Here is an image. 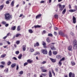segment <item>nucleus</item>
<instances>
[{"label":"nucleus","instance_id":"obj_1","mask_svg":"<svg viewBox=\"0 0 77 77\" xmlns=\"http://www.w3.org/2000/svg\"><path fill=\"white\" fill-rule=\"evenodd\" d=\"M6 20H9L10 18H12V16L10 15L9 14H6L5 15Z\"/></svg>","mask_w":77,"mask_h":77},{"label":"nucleus","instance_id":"obj_2","mask_svg":"<svg viewBox=\"0 0 77 77\" xmlns=\"http://www.w3.org/2000/svg\"><path fill=\"white\" fill-rule=\"evenodd\" d=\"M59 34L61 36H63V37H66V38H68V35L66 34H65L64 33L62 32L61 31L59 32Z\"/></svg>","mask_w":77,"mask_h":77},{"label":"nucleus","instance_id":"obj_3","mask_svg":"<svg viewBox=\"0 0 77 77\" xmlns=\"http://www.w3.org/2000/svg\"><path fill=\"white\" fill-rule=\"evenodd\" d=\"M60 11H63V9H64V8L65 7V5H61L60 4L59 5Z\"/></svg>","mask_w":77,"mask_h":77},{"label":"nucleus","instance_id":"obj_4","mask_svg":"<svg viewBox=\"0 0 77 77\" xmlns=\"http://www.w3.org/2000/svg\"><path fill=\"white\" fill-rule=\"evenodd\" d=\"M42 52L43 54H47L48 53L47 51L44 49H42Z\"/></svg>","mask_w":77,"mask_h":77},{"label":"nucleus","instance_id":"obj_5","mask_svg":"<svg viewBox=\"0 0 77 77\" xmlns=\"http://www.w3.org/2000/svg\"><path fill=\"white\" fill-rule=\"evenodd\" d=\"M73 22L74 24L76 23V18L74 16H73L72 17Z\"/></svg>","mask_w":77,"mask_h":77},{"label":"nucleus","instance_id":"obj_6","mask_svg":"<svg viewBox=\"0 0 77 77\" xmlns=\"http://www.w3.org/2000/svg\"><path fill=\"white\" fill-rule=\"evenodd\" d=\"M50 48L52 50H56V48L54 47V46L51 45Z\"/></svg>","mask_w":77,"mask_h":77},{"label":"nucleus","instance_id":"obj_7","mask_svg":"<svg viewBox=\"0 0 77 77\" xmlns=\"http://www.w3.org/2000/svg\"><path fill=\"white\" fill-rule=\"evenodd\" d=\"M42 16V15L41 14H39L37 15L36 17V19H38V18H41V17Z\"/></svg>","mask_w":77,"mask_h":77},{"label":"nucleus","instance_id":"obj_8","mask_svg":"<svg viewBox=\"0 0 77 77\" xmlns=\"http://www.w3.org/2000/svg\"><path fill=\"white\" fill-rule=\"evenodd\" d=\"M27 62L29 63H33V60L30 59H29L27 60Z\"/></svg>","mask_w":77,"mask_h":77},{"label":"nucleus","instance_id":"obj_9","mask_svg":"<svg viewBox=\"0 0 77 77\" xmlns=\"http://www.w3.org/2000/svg\"><path fill=\"white\" fill-rule=\"evenodd\" d=\"M48 75L49 77H52V74H51V72L50 70L49 72Z\"/></svg>","mask_w":77,"mask_h":77},{"label":"nucleus","instance_id":"obj_10","mask_svg":"<svg viewBox=\"0 0 77 77\" xmlns=\"http://www.w3.org/2000/svg\"><path fill=\"white\" fill-rule=\"evenodd\" d=\"M15 29H16V26H14L12 27L11 28V30H15Z\"/></svg>","mask_w":77,"mask_h":77},{"label":"nucleus","instance_id":"obj_11","mask_svg":"<svg viewBox=\"0 0 77 77\" xmlns=\"http://www.w3.org/2000/svg\"><path fill=\"white\" fill-rule=\"evenodd\" d=\"M16 66V63H13L12 65H11V68H14V67H15Z\"/></svg>","mask_w":77,"mask_h":77},{"label":"nucleus","instance_id":"obj_12","mask_svg":"<svg viewBox=\"0 0 77 77\" xmlns=\"http://www.w3.org/2000/svg\"><path fill=\"white\" fill-rule=\"evenodd\" d=\"M14 1H12L11 4V5L12 7H13V6H14Z\"/></svg>","mask_w":77,"mask_h":77},{"label":"nucleus","instance_id":"obj_13","mask_svg":"<svg viewBox=\"0 0 77 77\" xmlns=\"http://www.w3.org/2000/svg\"><path fill=\"white\" fill-rule=\"evenodd\" d=\"M68 50H69V51H71L72 50V46H70L69 47H68Z\"/></svg>","mask_w":77,"mask_h":77},{"label":"nucleus","instance_id":"obj_14","mask_svg":"<svg viewBox=\"0 0 77 77\" xmlns=\"http://www.w3.org/2000/svg\"><path fill=\"white\" fill-rule=\"evenodd\" d=\"M4 8V5H2L0 6V11L2 10L3 8Z\"/></svg>","mask_w":77,"mask_h":77},{"label":"nucleus","instance_id":"obj_15","mask_svg":"<svg viewBox=\"0 0 77 77\" xmlns=\"http://www.w3.org/2000/svg\"><path fill=\"white\" fill-rule=\"evenodd\" d=\"M22 48L23 49V51H25L26 50V45H23L22 46Z\"/></svg>","mask_w":77,"mask_h":77},{"label":"nucleus","instance_id":"obj_16","mask_svg":"<svg viewBox=\"0 0 77 77\" xmlns=\"http://www.w3.org/2000/svg\"><path fill=\"white\" fill-rule=\"evenodd\" d=\"M50 60H51V61H52V62H56V60H55L53 58H50Z\"/></svg>","mask_w":77,"mask_h":77},{"label":"nucleus","instance_id":"obj_17","mask_svg":"<svg viewBox=\"0 0 77 77\" xmlns=\"http://www.w3.org/2000/svg\"><path fill=\"white\" fill-rule=\"evenodd\" d=\"M74 49H77V44L74 45L73 47Z\"/></svg>","mask_w":77,"mask_h":77},{"label":"nucleus","instance_id":"obj_18","mask_svg":"<svg viewBox=\"0 0 77 77\" xmlns=\"http://www.w3.org/2000/svg\"><path fill=\"white\" fill-rule=\"evenodd\" d=\"M21 35V34L20 33H17L15 35V37L16 38H18L19 36H20Z\"/></svg>","mask_w":77,"mask_h":77},{"label":"nucleus","instance_id":"obj_19","mask_svg":"<svg viewBox=\"0 0 77 77\" xmlns=\"http://www.w3.org/2000/svg\"><path fill=\"white\" fill-rule=\"evenodd\" d=\"M66 12V9L65 8L63 11V12H62V14H64Z\"/></svg>","mask_w":77,"mask_h":77},{"label":"nucleus","instance_id":"obj_20","mask_svg":"<svg viewBox=\"0 0 77 77\" xmlns=\"http://www.w3.org/2000/svg\"><path fill=\"white\" fill-rule=\"evenodd\" d=\"M49 55L50 56H51L52 55V52H51V51L50 50L49 52Z\"/></svg>","mask_w":77,"mask_h":77},{"label":"nucleus","instance_id":"obj_21","mask_svg":"<svg viewBox=\"0 0 77 77\" xmlns=\"http://www.w3.org/2000/svg\"><path fill=\"white\" fill-rule=\"evenodd\" d=\"M18 57L19 59H21V57H22V54H20L19 56H18Z\"/></svg>","mask_w":77,"mask_h":77},{"label":"nucleus","instance_id":"obj_22","mask_svg":"<svg viewBox=\"0 0 77 77\" xmlns=\"http://www.w3.org/2000/svg\"><path fill=\"white\" fill-rule=\"evenodd\" d=\"M34 27L35 28H38L39 27H41V26H39V25H37L35 26H34Z\"/></svg>","mask_w":77,"mask_h":77},{"label":"nucleus","instance_id":"obj_23","mask_svg":"<svg viewBox=\"0 0 77 77\" xmlns=\"http://www.w3.org/2000/svg\"><path fill=\"white\" fill-rule=\"evenodd\" d=\"M57 57L58 59H61L62 58V57L60 55H58V56H57Z\"/></svg>","mask_w":77,"mask_h":77},{"label":"nucleus","instance_id":"obj_24","mask_svg":"<svg viewBox=\"0 0 77 77\" xmlns=\"http://www.w3.org/2000/svg\"><path fill=\"white\" fill-rule=\"evenodd\" d=\"M46 41L47 42H50V39H49V38H47L46 39Z\"/></svg>","mask_w":77,"mask_h":77},{"label":"nucleus","instance_id":"obj_25","mask_svg":"<svg viewBox=\"0 0 77 77\" xmlns=\"http://www.w3.org/2000/svg\"><path fill=\"white\" fill-rule=\"evenodd\" d=\"M30 52H31V53L32 52H33V51H34V49L31 48L30 49Z\"/></svg>","mask_w":77,"mask_h":77},{"label":"nucleus","instance_id":"obj_26","mask_svg":"<svg viewBox=\"0 0 77 77\" xmlns=\"http://www.w3.org/2000/svg\"><path fill=\"white\" fill-rule=\"evenodd\" d=\"M29 32L30 33H32L33 32L32 30V29H29Z\"/></svg>","mask_w":77,"mask_h":77},{"label":"nucleus","instance_id":"obj_27","mask_svg":"<svg viewBox=\"0 0 77 77\" xmlns=\"http://www.w3.org/2000/svg\"><path fill=\"white\" fill-rule=\"evenodd\" d=\"M53 54L54 55H56L57 54V52L56 51H53Z\"/></svg>","mask_w":77,"mask_h":77},{"label":"nucleus","instance_id":"obj_28","mask_svg":"<svg viewBox=\"0 0 77 77\" xmlns=\"http://www.w3.org/2000/svg\"><path fill=\"white\" fill-rule=\"evenodd\" d=\"M73 44L74 45H75V44H77V41L76 40H74L73 41Z\"/></svg>","mask_w":77,"mask_h":77},{"label":"nucleus","instance_id":"obj_29","mask_svg":"<svg viewBox=\"0 0 77 77\" xmlns=\"http://www.w3.org/2000/svg\"><path fill=\"white\" fill-rule=\"evenodd\" d=\"M17 31H20V26H18L17 27Z\"/></svg>","mask_w":77,"mask_h":77},{"label":"nucleus","instance_id":"obj_30","mask_svg":"<svg viewBox=\"0 0 77 77\" xmlns=\"http://www.w3.org/2000/svg\"><path fill=\"white\" fill-rule=\"evenodd\" d=\"M23 73H24V72H23V71H20L19 72V74H20L21 75L22 74H23Z\"/></svg>","mask_w":77,"mask_h":77},{"label":"nucleus","instance_id":"obj_31","mask_svg":"<svg viewBox=\"0 0 77 77\" xmlns=\"http://www.w3.org/2000/svg\"><path fill=\"white\" fill-rule=\"evenodd\" d=\"M42 72H45L47 71V70L45 69H43L42 71Z\"/></svg>","mask_w":77,"mask_h":77},{"label":"nucleus","instance_id":"obj_32","mask_svg":"<svg viewBox=\"0 0 77 77\" xmlns=\"http://www.w3.org/2000/svg\"><path fill=\"white\" fill-rule=\"evenodd\" d=\"M2 24H4V25H5V24H6V22L5 21H3L2 22Z\"/></svg>","mask_w":77,"mask_h":77},{"label":"nucleus","instance_id":"obj_33","mask_svg":"<svg viewBox=\"0 0 77 77\" xmlns=\"http://www.w3.org/2000/svg\"><path fill=\"white\" fill-rule=\"evenodd\" d=\"M71 64L72 66H74V65H75V63L74 62L72 61L71 62Z\"/></svg>","mask_w":77,"mask_h":77},{"label":"nucleus","instance_id":"obj_34","mask_svg":"<svg viewBox=\"0 0 77 77\" xmlns=\"http://www.w3.org/2000/svg\"><path fill=\"white\" fill-rule=\"evenodd\" d=\"M20 41H17L16 42V44H17V45H18V44H20Z\"/></svg>","mask_w":77,"mask_h":77},{"label":"nucleus","instance_id":"obj_35","mask_svg":"<svg viewBox=\"0 0 77 77\" xmlns=\"http://www.w3.org/2000/svg\"><path fill=\"white\" fill-rule=\"evenodd\" d=\"M11 62L8 61L7 63V65H8V66L10 65V64H11Z\"/></svg>","mask_w":77,"mask_h":77},{"label":"nucleus","instance_id":"obj_36","mask_svg":"<svg viewBox=\"0 0 77 77\" xmlns=\"http://www.w3.org/2000/svg\"><path fill=\"white\" fill-rule=\"evenodd\" d=\"M28 65V63H24V66H26V65Z\"/></svg>","mask_w":77,"mask_h":77},{"label":"nucleus","instance_id":"obj_37","mask_svg":"<svg viewBox=\"0 0 77 77\" xmlns=\"http://www.w3.org/2000/svg\"><path fill=\"white\" fill-rule=\"evenodd\" d=\"M6 56V54H4L2 55H1V57L3 58L5 57Z\"/></svg>","mask_w":77,"mask_h":77},{"label":"nucleus","instance_id":"obj_38","mask_svg":"<svg viewBox=\"0 0 77 77\" xmlns=\"http://www.w3.org/2000/svg\"><path fill=\"white\" fill-rule=\"evenodd\" d=\"M59 65H60L59 66H61V65H62V63L61 62V61H59Z\"/></svg>","mask_w":77,"mask_h":77},{"label":"nucleus","instance_id":"obj_39","mask_svg":"<svg viewBox=\"0 0 77 77\" xmlns=\"http://www.w3.org/2000/svg\"><path fill=\"white\" fill-rule=\"evenodd\" d=\"M42 45L44 46H45V45H46V43H45V42H42Z\"/></svg>","mask_w":77,"mask_h":77},{"label":"nucleus","instance_id":"obj_40","mask_svg":"<svg viewBox=\"0 0 77 77\" xmlns=\"http://www.w3.org/2000/svg\"><path fill=\"white\" fill-rule=\"evenodd\" d=\"M54 18H58V15L57 14H56L54 15Z\"/></svg>","mask_w":77,"mask_h":77},{"label":"nucleus","instance_id":"obj_41","mask_svg":"<svg viewBox=\"0 0 77 77\" xmlns=\"http://www.w3.org/2000/svg\"><path fill=\"white\" fill-rule=\"evenodd\" d=\"M15 53L16 54H18L20 53V52L19 51H17L15 52Z\"/></svg>","mask_w":77,"mask_h":77},{"label":"nucleus","instance_id":"obj_42","mask_svg":"<svg viewBox=\"0 0 77 77\" xmlns=\"http://www.w3.org/2000/svg\"><path fill=\"white\" fill-rule=\"evenodd\" d=\"M48 36H53V35L51 33L48 34Z\"/></svg>","mask_w":77,"mask_h":77},{"label":"nucleus","instance_id":"obj_43","mask_svg":"<svg viewBox=\"0 0 77 77\" xmlns=\"http://www.w3.org/2000/svg\"><path fill=\"white\" fill-rule=\"evenodd\" d=\"M46 61H44L41 63V64H45V63H46Z\"/></svg>","mask_w":77,"mask_h":77},{"label":"nucleus","instance_id":"obj_44","mask_svg":"<svg viewBox=\"0 0 77 77\" xmlns=\"http://www.w3.org/2000/svg\"><path fill=\"white\" fill-rule=\"evenodd\" d=\"M19 69V66H18V65H17V67H16V70H18Z\"/></svg>","mask_w":77,"mask_h":77},{"label":"nucleus","instance_id":"obj_45","mask_svg":"<svg viewBox=\"0 0 77 77\" xmlns=\"http://www.w3.org/2000/svg\"><path fill=\"white\" fill-rule=\"evenodd\" d=\"M65 60V58L63 57V58H62V59H61L60 60V61H63V60Z\"/></svg>","mask_w":77,"mask_h":77},{"label":"nucleus","instance_id":"obj_46","mask_svg":"<svg viewBox=\"0 0 77 77\" xmlns=\"http://www.w3.org/2000/svg\"><path fill=\"white\" fill-rule=\"evenodd\" d=\"M13 59H14V60H17V59L16 57H13Z\"/></svg>","mask_w":77,"mask_h":77},{"label":"nucleus","instance_id":"obj_47","mask_svg":"<svg viewBox=\"0 0 77 77\" xmlns=\"http://www.w3.org/2000/svg\"><path fill=\"white\" fill-rule=\"evenodd\" d=\"M5 26L6 27H8V26H9V24L8 23H6L5 24Z\"/></svg>","mask_w":77,"mask_h":77},{"label":"nucleus","instance_id":"obj_48","mask_svg":"<svg viewBox=\"0 0 77 77\" xmlns=\"http://www.w3.org/2000/svg\"><path fill=\"white\" fill-rule=\"evenodd\" d=\"M54 35H55V36H56V35H57V32H54Z\"/></svg>","mask_w":77,"mask_h":77},{"label":"nucleus","instance_id":"obj_49","mask_svg":"<svg viewBox=\"0 0 77 77\" xmlns=\"http://www.w3.org/2000/svg\"><path fill=\"white\" fill-rule=\"evenodd\" d=\"M42 74V75H44V76H46V75H47L46 73Z\"/></svg>","mask_w":77,"mask_h":77},{"label":"nucleus","instance_id":"obj_50","mask_svg":"<svg viewBox=\"0 0 77 77\" xmlns=\"http://www.w3.org/2000/svg\"><path fill=\"white\" fill-rule=\"evenodd\" d=\"M54 30H58V28L57 27H55L54 28Z\"/></svg>","mask_w":77,"mask_h":77},{"label":"nucleus","instance_id":"obj_51","mask_svg":"<svg viewBox=\"0 0 77 77\" xmlns=\"http://www.w3.org/2000/svg\"><path fill=\"white\" fill-rule=\"evenodd\" d=\"M44 67L42 66L40 67L41 69H42V70L44 69Z\"/></svg>","mask_w":77,"mask_h":77},{"label":"nucleus","instance_id":"obj_52","mask_svg":"<svg viewBox=\"0 0 77 77\" xmlns=\"http://www.w3.org/2000/svg\"><path fill=\"white\" fill-rule=\"evenodd\" d=\"M35 45L36 46H39V43H38V42H37Z\"/></svg>","mask_w":77,"mask_h":77},{"label":"nucleus","instance_id":"obj_53","mask_svg":"<svg viewBox=\"0 0 77 77\" xmlns=\"http://www.w3.org/2000/svg\"><path fill=\"white\" fill-rule=\"evenodd\" d=\"M6 4H9V1H7L6 2Z\"/></svg>","mask_w":77,"mask_h":77},{"label":"nucleus","instance_id":"obj_54","mask_svg":"<svg viewBox=\"0 0 77 77\" xmlns=\"http://www.w3.org/2000/svg\"><path fill=\"white\" fill-rule=\"evenodd\" d=\"M1 63H2V65H5V63L4 62H1Z\"/></svg>","mask_w":77,"mask_h":77},{"label":"nucleus","instance_id":"obj_55","mask_svg":"<svg viewBox=\"0 0 77 77\" xmlns=\"http://www.w3.org/2000/svg\"><path fill=\"white\" fill-rule=\"evenodd\" d=\"M0 68H4V66H3L2 65H1L0 66Z\"/></svg>","mask_w":77,"mask_h":77},{"label":"nucleus","instance_id":"obj_56","mask_svg":"<svg viewBox=\"0 0 77 77\" xmlns=\"http://www.w3.org/2000/svg\"><path fill=\"white\" fill-rule=\"evenodd\" d=\"M40 3H44V1H42L40 2Z\"/></svg>","mask_w":77,"mask_h":77},{"label":"nucleus","instance_id":"obj_57","mask_svg":"<svg viewBox=\"0 0 77 77\" xmlns=\"http://www.w3.org/2000/svg\"><path fill=\"white\" fill-rule=\"evenodd\" d=\"M45 33H46V32H45V31L44 30L43 31V33L44 34Z\"/></svg>","mask_w":77,"mask_h":77},{"label":"nucleus","instance_id":"obj_58","mask_svg":"<svg viewBox=\"0 0 77 77\" xmlns=\"http://www.w3.org/2000/svg\"><path fill=\"white\" fill-rule=\"evenodd\" d=\"M5 71L7 72H8V69H5Z\"/></svg>","mask_w":77,"mask_h":77},{"label":"nucleus","instance_id":"obj_59","mask_svg":"<svg viewBox=\"0 0 77 77\" xmlns=\"http://www.w3.org/2000/svg\"><path fill=\"white\" fill-rule=\"evenodd\" d=\"M69 12H72V10H69Z\"/></svg>","mask_w":77,"mask_h":77},{"label":"nucleus","instance_id":"obj_60","mask_svg":"<svg viewBox=\"0 0 77 77\" xmlns=\"http://www.w3.org/2000/svg\"><path fill=\"white\" fill-rule=\"evenodd\" d=\"M55 70H56V72H58V69H57V68H56L55 69Z\"/></svg>","mask_w":77,"mask_h":77},{"label":"nucleus","instance_id":"obj_61","mask_svg":"<svg viewBox=\"0 0 77 77\" xmlns=\"http://www.w3.org/2000/svg\"><path fill=\"white\" fill-rule=\"evenodd\" d=\"M69 5V9H71V5Z\"/></svg>","mask_w":77,"mask_h":77},{"label":"nucleus","instance_id":"obj_62","mask_svg":"<svg viewBox=\"0 0 77 77\" xmlns=\"http://www.w3.org/2000/svg\"><path fill=\"white\" fill-rule=\"evenodd\" d=\"M7 36H5V37H3V38L4 39H6V38H7Z\"/></svg>","mask_w":77,"mask_h":77},{"label":"nucleus","instance_id":"obj_63","mask_svg":"<svg viewBox=\"0 0 77 77\" xmlns=\"http://www.w3.org/2000/svg\"><path fill=\"white\" fill-rule=\"evenodd\" d=\"M70 34H71L72 35H74V33H73L72 32H70Z\"/></svg>","mask_w":77,"mask_h":77},{"label":"nucleus","instance_id":"obj_64","mask_svg":"<svg viewBox=\"0 0 77 77\" xmlns=\"http://www.w3.org/2000/svg\"><path fill=\"white\" fill-rule=\"evenodd\" d=\"M7 43H8V45L9 44H11V43L9 42H7Z\"/></svg>","mask_w":77,"mask_h":77}]
</instances>
